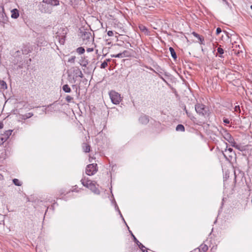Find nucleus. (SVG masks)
I'll return each mask as SVG.
<instances>
[{
    "instance_id": "44",
    "label": "nucleus",
    "mask_w": 252,
    "mask_h": 252,
    "mask_svg": "<svg viewBox=\"0 0 252 252\" xmlns=\"http://www.w3.org/2000/svg\"><path fill=\"white\" fill-rule=\"evenodd\" d=\"M223 2H224L225 3H226V4H228V2L226 1V0H222Z\"/></svg>"
},
{
    "instance_id": "1",
    "label": "nucleus",
    "mask_w": 252,
    "mask_h": 252,
    "mask_svg": "<svg viewBox=\"0 0 252 252\" xmlns=\"http://www.w3.org/2000/svg\"><path fill=\"white\" fill-rule=\"evenodd\" d=\"M81 182L84 187L90 189L93 193L95 194H99L100 191L98 189V185L96 184L95 182L86 178L82 179Z\"/></svg>"
},
{
    "instance_id": "27",
    "label": "nucleus",
    "mask_w": 252,
    "mask_h": 252,
    "mask_svg": "<svg viewBox=\"0 0 252 252\" xmlns=\"http://www.w3.org/2000/svg\"><path fill=\"white\" fill-rule=\"evenodd\" d=\"M65 100L68 103L72 102H73V97L70 95H67L65 97Z\"/></svg>"
},
{
    "instance_id": "35",
    "label": "nucleus",
    "mask_w": 252,
    "mask_h": 252,
    "mask_svg": "<svg viewBox=\"0 0 252 252\" xmlns=\"http://www.w3.org/2000/svg\"><path fill=\"white\" fill-rule=\"evenodd\" d=\"M236 147H235L236 149L239 150L240 151H242L243 150V147H242L240 145L237 144Z\"/></svg>"
},
{
    "instance_id": "30",
    "label": "nucleus",
    "mask_w": 252,
    "mask_h": 252,
    "mask_svg": "<svg viewBox=\"0 0 252 252\" xmlns=\"http://www.w3.org/2000/svg\"><path fill=\"white\" fill-rule=\"evenodd\" d=\"M108 65V63H107V62H106V61H104L101 64V65H100V67L101 68H105V67H106Z\"/></svg>"
},
{
    "instance_id": "12",
    "label": "nucleus",
    "mask_w": 252,
    "mask_h": 252,
    "mask_svg": "<svg viewBox=\"0 0 252 252\" xmlns=\"http://www.w3.org/2000/svg\"><path fill=\"white\" fill-rule=\"evenodd\" d=\"M139 121L142 124H147L149 122V118L146 115H142L140 117Z\"/></svg>"
},
{
    "instance_id": "28",
    "label": "nucleus",
    "mask_w": 252,
    "mask_h": 252,
    "mask_svg": "<svg viewBox=\"0 0 252 252\" xmlns=\"http://www.w3.org/2000/svg\"><path fill=\"white\" fill-rule=\"evenodd\" d=\"M76 76V77H80L81 78L83 77V73L82 71L79 69H77L75 70Z\"/></svg>"
},
{
    "instance_id": "23",
    "label": "nucleus",
    "mask_w": 252,
    "mask_h": 252,
    "mask_svg": "<svg viewBox=\"0 0 252 252\" xmlns=\"http://www.w3.org/2000/svg\"><path fill=\"white\" fill-rule=\"evenodd\" d=\"M169 49L172 57L175 60L177 59V55L174 48H169Z\"/></svg>"
},
{
    "instance_id": "16",
    "label": "nucleus",
    "mask_w": 252,
    "mask_h": 252,
    "mask_svg": "<svg viewBox=\"0 0 252 252\" xmlns=\"http://www.w3.org/2000/svg\"><path fill=\"white\" fill-rule=\"evenodd\" d=\"M198 249L199 252H206L208 247L206 244H202L199 246Z\"/></svg>"
},
{
    "instance_id": "31",
    "label": "nucleus",
    "mask_w": 252,
    "mask_h": 252,
    "mask_svg": "<svg viewBox=\"0 0 252 252\" xmlns=\"http://www.w3.org/2000/svg\"><path fill=\"white\" fill-rule=\"evenodd\" d=\"M75 57L71 56L70 58H69L68 59V62L73 63L75 62Z\"/></svg>"
},
{
    "instance_id": "3",
    "label": "nucleus",
    "mask_w": 252,
    "mask_h": 252,
    "mask_svg": "<svg viewBox=\"0 0 252 252\" xmlns=\"http://www.w3.org/2000/svg\"><path fill=\"white\" fill-rule=\"evenodd\" d=\"M43 3L49 4L52 6H57L60 4L59 0H43L42 3L40 4L42 6V7L40 8V10L42 12L44 13H51V11L48 8L46 9L44 8Z\"/></svg>"
},
{
    "instance_id": "7",
    "label": "nucleus",
    "mask_w": 252,
    "mask_h": 252,
    "mask_svg": "<svg viewBox=\"0 0 252 252\" xmlns=\"http://www.w3.org/2000/svg\"><path fill=\"white\" fill-rule=\"evenodd\" d=\"M225 144L226 145V148L224 152L222 151V154L227 160H230L235 154L232 148H228L227 143H225Z\"/></svg>"
},
{
    "instance_id": "24",
    "label": "nucleus",
    "mask_w": 252,
    "mask_h": 252,
    "mask_svg": "<svg viewBox=\"0 0 252 252\" xmlns=\"http://www.w3.org/2000/svg\"><path fill=\"white\" fill-rule=\"evenodd\" d=\"M176 130L178 131H185L184 126L181 124L178 125L176 127Z\"/></svg>"
},
{
    "instance_id": "49",
    "label": "nucleus",
    "mask_w": 252,
    "mask_h": 252,
    "mask_svg": "<svg viewBox=\"0 0 252 252\" xmlns=\"http://www.w3.org/2000/svg\"><path fill=\"white\" fill-rule=\"evenodd\" d=\"M251 8L252 10V5L251 6Z\"/></svg>"
},
{
    "instance_id": "13",
    "label": "nucleus",
    "mask_w": 252,
    "mask_h": 252,
    "mask_svg": "<svg viewBox=\"0 0 252 252\" xmlns=\"http://www.w3.org/2000/svg\"><path fill=\"white\" fill-rule=\"evenodd\" d=\"M19 16V11L17 9L11 10V18L16 19Z\"/></svg>"
},
{
    "instance_id": "39",
    "label": "nucleus",
    "mask_w": 252,
    "mask_h": 252,
    "mask_svg": "<svg viewBox=\"0 0 252 252\" xmlns=\"http://www.w3.org/2000/svg\"><path fill=\"white\" fill-rule=\"evenodd\" d=\"M0 139L2 143H3L7 140V138L3 135V136L0 138Z\"/></svg>"
},
{
    "instance_id": "2",
    "label": "nucleus",
    "mask_w": 252,
    "mask_h": 252,
    "mask_svg": "<svg viewBox=\"0 0 252 252\" xmlns=\"http://www.w3.org/2000/svg\"><path fill=\"white\" fill-rule=\"evenodd\" d=\"M79 36L83 44L89 45L93 44V37L91 32L85 30L80 31Z\"/></svg>"
},
{
    "instance_id": "46",
    "label": "nucleus",
    "mask_w": 252,
    "mask_h": 252,
    "mask_svg": "<svg viewBox=\"0 0 252 252\" xmlns=\"http://www.w3.org/2000/svg\"><path fill=\"white\" fill-rule=\"evenodd\" d=\"M184 110L185 111V112H186V110H187V109H186V106H185V107H184Z\"/></svg>"
},
{
    "instance_id": "17",
    "label": "nucleus",
    "mask_w": 252,
    "mask_h": 252,
    "mask_svg": "<svg viewBox=\"0 0 252 252\" xmlns=\"http://www.w3.org/2000/svg\"><path fill=\"white\" fill-rule=\"evenodd\" d=\"M33 115V114L32 113L30 112L26 114L21 115L20 118L23 120H26L32 117Z\"/></svg>"
},
{
    "instance_id": "33",
    "label": "nucleus",
    "mask_w": 252,
    "mask_h": 252,
    "mask_svg": "<svg viewBox=\"0 0 252 252\" xmlns=\"http://www.w3.org/2000/svg\"><path fill=\"white\" fill-rule=\"evenodd\" d=\"M234 111L236 112L240 113L241 110H240V107L239 105L235 106V107L234 108Z\"/></svg>"
},
{
    "instance_id": "37",
    "label": "nucleus",
    "mask_w": 252,
    "mask_h": 252,
    "mask_svg": "<svg viewBox=\"0 0 252 252\" xmlns=\"http://www.w3.org/2000/svg\"><path fill=\"white\" fill-rule=\"evenodd\" d=\"M223 122L225 124H229L230 123V121L228 119H226V118H223Z\"/></svg>"
},
{
    "instance_id": "21",
    "label": "nucleus",
    "mask_w": 252,
    "mask_h": 252,
    "mask_svg": "<svg viewBox=\"0 0 252 252\" xmlns=\"http://www.w3.org/2000/svg\"><path fill=\"white\" fill-rule=\"evenodd\" d=\"M4 13H0V14L1 15V16L0 18V23H2L4 24L7 22V17L4 16Z\"/></svg>"
},
{
    "instance_id": "5",
    "label": "nucleus",
    "mask_w": 252,
    "mask_h": 252,
    "mask_svg": "<svg viewBox=\"0 0 252 252\" xmlns=\"http://www.w3.org/2000/svg\"><path fill=\"white\" fill-rule=\"evenodd\" d=\"M134 52L132 49L129 48L128 50H125L122 53L113 55L112 57L119 58H123L125 57H130L133 56Z\"/></svg>"
},
{
    "instance_id": "10",
    "label": "nucleus",
    "mask_w": 252,
    "mask_h": 252,
    "mask_svg": "<svg viewBox=\"0 0 252 252\" xmlns=\"http://www.w3.org/2000/svg\"><path fill=\"white\" fill-rule=\"evenodd\" d=\"M63 34L62 35H58L56 38H58L60 45H63L65 40V34H66V30L63 29Z\"/></svg>"
},
{
    "instance_id": "36",
    "label": "nucleus",
    "mask_w": 252,
    "mask_h": 252,
    "mask_svg": "<svg viewBox=\"0 0 252 252\" xmlns=\"http://www.w3.org/2000/svg\"><path fill=\"white\" fill-rule=\"evenodd\" d=\"M218 53H219L220 55H221L223 53V48H218Z\"/></svg>"
},
{
    "instance_id": "11",
    "label": "nucleus",
    "mask_w": 252,
    "mask_h": 252,
    "mask_svg": "<svg viewBox=\"0 0 252 252\" xmlns=\"http://www.w3.org/2000/svg\"><path fill=\"white\" fill-rule=\"evenodd\" d=\"M191 34L197 39L196 41L199 42L200 44L202 45H204V37L203 36L199 35L194 32H192Z\"/></svg>"
},
{
    "instance_id": "15",
    "label": "nucleus",
    "mask_w": 252,
    "mask_h": 252,
    "mask_svg": "<svg viewBox=\"0 0 252 252\" xmlns=\"http://www.w3.org/2000/svg\"><path fill=\"white\" fill-rule=\"evenodd\" d=\"M132 236L133 238L134 242L136 243V244L141 250H143V248H145V246L142 244H141L133 234H132Z\"/></svg>"
},
{
    "instance_id": "45",
    "label": "nucleus",
    "mask_w": 252,
    "mask_h": 252,
    "mask_svg": "<svg viewBox=\"0 0 252 252\" xmlns=\"http://www.w3.org/2000/svg\"><path fill=\"white\" fill-rule=\"evenodd\" d=\"M51 107V105L48 106L47 108H46V110H48V109L50 108Z\"/></svg>"
},
{
    "instance_id": "26",
    "label": "nucleus",
    "mask_w": 252,
    "mask_h": 252,
    "mask_svg": "<svg viewBox=\"0 0 252 252\" xmlns=\"http://www.w3.org/2000/svg\"><path fill=\"white\" fill-rule=\"evenodd\" d=\"M13 183L17 186H21L22 185V183L17 179H14Z\"/></svg>"
},
{
    "instance_id": "8",
    "label": "nucleus",
    "mask_w": 252,
    "mask_h": 252,
    "mask_svg": "<svg viewBox=\"0 0 252 252\" xmlns=\"http://www.w3.org/2000/svg\"><path fill=\"white\" fill-rule=\"evenodd\" d=\"M97 171L96 164H90L87 166L86 168V173L89 176L94 175Z\"/></svg>"
},
{
    "instance_id": "25",
    "label": "nucleus",
    "mask_w": 252,
    "mask_h": 252,
    "mask_svg": "<svg viewBox=\"0 0 252 252\" xmlns=\"http://www.w3.org/2000/svg\"><path fill=\"white\" fill-rule=\"evenodd\" d=\"M12 132V130H8L5 131L3 135L4 137L8 139L9 137L11 135Z\"/></svg>"
},
{
    "instance_id": "18",
    "label": "nucleus",
    "mask_w": 252,
    "mask_h": 252,
    "mask_svg": "<svg viewBox=\"0 0 252 252\" xmlns=\"http://www.w3.org/2000/svg\"><path fill=\"white\" fill-rule=\"evenodd\" d=\"M139 29L141 32H144L145 34L148 35L149 32L147 28L144 25H141L139 26Z\"/></svg>"
},
{
    "instance_id": "19",
    "label": "nucleus",
    "mask_w": 252,
    "mask_h": 252,
    "mask_svg": "<svg viewBox=\"0 0 252 252\" xmlns=\"http://www.w3.org/2000/svg\"><path fill=\"white\" fill-rule=\"evenodd\" d=\"M83 148L85 153H89L90 151V146L87 143L83 144Z\"/></svg>"
},
{
    "instance_id": "48",
    "label": "nucleus",
    "mask_w": 252,
    "mask_h": 252,
    "mask_svg": "<svg viewBox=\"0 0 252 252\" xmlns=\"http://www.w3.org/2000/svg\"><path fill=\"white\" fill-rule=\"evenodd\" d=\"M74 82H75L76 81V80L74 79V78H73Z\"/></svg>"
},
{
    "instance_id": "43",
    "label": "nucleus",
    "mask_w": 252,
    "mask_h": 252,
    "mask_svg": "<svg viewBox=\"0 0 252 252\" xmlns=\"http://www.w3.org/2000/svg\"><path fill=\"white\" fill-rule=\"evenodd\" d=\"M144 249V248H143V250H141L143 252H148L147 250H146Z\"/></svg>"
},
{
    "instance_id": "9",
    "label": "nucleus",
    "mask_w": 252,
    "mask_h": 252,
    "mask_svg": "<svg viewBox=\"0 0 252 252\" xmlns=\"http://www.w3.org/2000/svg\"><path fill=\"white\" fill-rule=\"evenodd\" d=\"M222 137L227 141L232 142V138H233L231 135L226 130H223L221 132Z\"/></svg>"
},
{
    "instance_id": "42",
    "label": "nucleus",
    "mask_w": 252,
    "mask_h": 252,
    "mask_svg": "<svg viewBox=\"0 0 252 252\" xmlns=\"http://www.w3.org/2000/svg\"><path fill=\"white\" fill-rule=\"evenodd\" d=\"M3 127V124L2 122H0V129H1Z\"/></svg>"
},
{
    "instance_id": "40",
    "label": "nucleus",
    "mask_w": 252,
    "mask_h": 252,
    "mask_svg": "<svg viewBox=\"0 0 252 252\" xmlns=\"http://www.w3.org/2000/svg\"><path fill=\"white\" fill-rule=\"evenodd\" d=\"M107 34L109 36H113V32L112 31H109L107 32Z\"/></svg>"
},
{
    "instance_id": "14",
    "label": "nucleus",
    "mask_w": 252,
    "mask_h": 252,
    "mask_svg": "<svg viewBox=\"0 0 252 252\" xmlns=\"http://www.w3.org/2000/svg\"><path fill=\"white\" fill-rule=\"evenodd\" d=\"M88 63V60L85 58L82 57L79 61V64L83 67H86Z\"/></svg>"
},
{
    "instance_id": "22",
    "label": "nucleus",
    "mask_w": 252,
    "mask_h": 252,
    "mask_svg": "<svg viewBox=\"0 0 252 252\" xmlns=\"http://www.w3.org/2000/svg\"><path fill=\"white\" fill-rule=\"evenodd\" d=\"M63 90L65 92L69 93L71 92V89L67 84L64 85L63 86Z\"/></svg>"
},
{
    "instance_id": "6",
    "label": "nucleus",
    "mask_w": 252,
    "mask_h": 252,
    "mask_svg": "<svg viewBox=\"0 0 252 252\" xmlns=\"http://www.w3.org/2000/svg\"><path fill=\"white\" fill-rule=\"evenodd\" d=\"M195 109L198 114L205 116L207 114V108L203 104L197 103L195 105Z\"/></svg>"
},
{
    "instance_id": "34",
    "label": "nucleus",
    "mask_w": 252,
    "mask_h": 252,
    "mask_svg": "<svg viewBox=\"0 0 252 252\" xmlns=\"http://www.w3.org/2000/svg\"><path fill=\"white\" fill-rule=\"evenodd\" d=\"M229 143L231 144V145L233 147H236V145L237 144L234 141V138H232V142H229Z\"/></svg>"
},
{
    "instance_id": "41",
    "label": "nucleus",
    "mask_w": 252,
    "mask_h": 252,
    "mask_svg": "<svg viewBox=\"0 0 252 252\" xmlns=\"http://www.w3.org/2000/svg\"><path fill=\"white\" fill-rule=\"evenodd\" d=\"M94 48H87V51L88 52H91L94 51Z\"/></svg>"
},
{
    "instance_id": "29",
    "label": "nucleus",
    "mask_w": 252,
    "mask_h": 252,
    "mask_svg": "<svg viewBox=\"0 0 252 252\" xmlns=\"http://www.w3.org/2000/svg\"><path fill=\"white\" fill-rule=\"evenodd\" d=\"M77 52L79 54H82L85 52V48H77Z\"/></svg>"
},
{
    "instance_id": "47",
    "label": "nucleus",
    "mask_w": 252,
    "mask_h": 252,
    "mask_svg": "<svg viewBox=\"0 0 252 252\" xmlns=\"http://www.w3.org/2000/svg\"><path fill=\"white\" fill-rule=\"evenodd\" d=\"M119 213H120V214H121V217H122V214H121V212H120V211H119Z\"/></svg>"
},
{
    "instance_id": "4",
    "label": "nucleus",
    "mask_w": 252,
    "mask_h": 252,
    "mask_svg": "<svg viewBox=\"0 0 252 252\" xmlns=\"http://www.w3.org/2000/svg\"><path fill=\"white\" fill-rule=\"evenodd\" d=\"M109 97L111 102L115 105L119 104L122 100L121 94L115 91H111L109 93Z\"/></svg>"
},
{
    "instance_id": "38",
    "label": "nucleus",
    "mask_w": 252,
    "mask_h": 252,
    "mask_svg": "<svg viewBox=\"0 0 252 252\" xmlns=\"http://www.w3.org/2000/svg\"><path fill=\"white\" fill-rule=\"evenodd\" d=\"M221 29L220 28H218L216 30V34H219L221 32Z\"/></svg>"
},
{
    "instance_id": "20",
    "label": "nucleus",
    "mask_w": 252,
    "mask_h": 252,
    "mask_svg": "<svg viewBox=\"0 0 252 252\" xmlns=\"http://www.w3.org/2000/svg\"><path fill=\"white\" fill-rule=\"evenodd\" d=\"M0 88L3 90L7 89V86L5 81L0 80Z\"/></svg>"
},
{
    "instance_id": "32",
    "label": "nucleus",
    "mask_w": 252,
    "mask_h": 252,
    "mask_svg": "<svg viewBox=\"0 0 252 252\" xmlns=\"http://www.w3.org/2000/svg\"><path fill=\"white\" fill-rule=\"evenodd\" d=\"M186 114L191 120L194 119V116H193L189 112L188 110H186Z\"/></svg>"
}]
</instances>
